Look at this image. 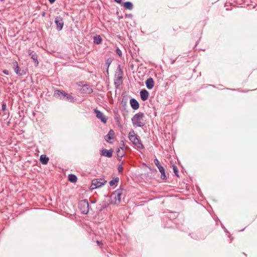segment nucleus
Here are the masks:
<instances>
[{"mask_svg": "<svg viewBox=\"0 0 257 257\" xmlns=\"http://www.w3.org/2000/svg\"><path fill=\"white\" fill-rule=\"evenodd\" d=\"M123 7L128 10H132L133 9V5L130 2H126L123 4Z\"/></svg>", "mask_w": 257, "mask_h": 257, "instance_id": "obj_22", "label": "nucleus"}, {"mask_svg": "<svg viewBox=\"0 0 257 257\" xmlns=\"http://www.w3.org/2000/svg\"><path fill=\"white\" fill-rule=\"evenodd\" d=\"M94 112L96 114V116L97 118L101 120L103 123H106L107 121V118L99 110L95 109Z\"/></svg>", "mask_w": 257, "mask_h": 257, "instance_id": "obj_9", "label": "nucleus"}, {"mask_svg": "<svg viewBox=\"0 0 257 257\" xmlns=\"http://www.w3.org/2000/svg\"><path fill=\"white\" fill-rule=\"evenodd\" d=\"M82 91L86 93H90L92 92V88L88 85H84L82 88Z\"/></svg>", "mask_w": 257, "mask_h": 257, "instance_id": "obj_16", "label": "nucleus"}, {"mask_svg": "<svg viewBox=\"0 0 257 257\" xmlns=\"http://www.w3.org/2000/svg\"><path fill=\"white\" fill-rule=\"evenodd\" d=\"M94 202H94V201H92V203H94Z\"/></svg>", "mask_w": 257, "mask_h": 257, "instance_id": "obj_37", "label": "nucleus"}, {"mask_svg": "<svg viewBox=\"0 0 257 257\" xmlns=\"http://www.w3.org/2000/svg\"><path fill=\"white\" fill-rule=\"evenodd\" d=\"M68 180L72 183H75L77 180L76 175L71 174L68 175Z\"/></svg>", "mask_w": 257, "mask_h": 257, "instance_id": "obj_20", "label": "nucleus"}, {"mask_svg": "<svg viewBox=\"0 0 257 257\" xmlns=\"http://www.w3.org/2000/svg\"><path fill=\"white\" fill-rule=\"evenodd\" d=\"M97 243L98 244V245H100L101 244V242L99 241H97Z\"/></svg>", "mask_w": 257, "mask_h": 257, "instance_id": "obj_34", "label": "nucleus"}, {"mask_svg": "<svg viewBox=\"0 0 257 257\" xmlns=\"http://www.w3.org/2000/svg\"><path fill=\"white\" fill-rule=\"evenodd\" d=\"M145 114L143 112L136 113L132 118L133 124L136 127H143L145 125Z\"/></svg>", "mask_w": 257, "mask_h": 257, "instance_id": "obj_1", "label": "nucleus"}, {"mask_svg": "<svg viewBox=\"0 0 257 257\" xmlns=\"http://www.w3.org/2000/svg\"><path fill=\"white\" fill-rule=\"evenodd\" d=\"M6 109H7V105L5 103H3L2 104V110L4 112V115L6 114L5 111H6Z\"/></svg>", "mask_w": 257, "mask_h": 257, "instance_id": "obj_27", "label": "nucleus"}, {"mask_svg": "<svg viewBox=\"0 0 257 257\" xmlns=\"http://www.w3.org/2000/svg\"><path fill=\"white\" fill-rule=\"evenodd\" d=\"M116 54H117L118 56H121V55H122V53H121V50H120L119 49H118V48H117V49L116 50Z\"/></svg>", "mask_w": 257, "mask_h": 257, "instance_id": "obj_28", "label": "nucleus"}, {"mask_svg": "<svg viewBox=\"0 0 257 257\" xmlns=\"http://www.w3.org/2000/svg\"><path fill=\"white\" fill-rule=\"evenodd\" d=\"M118 170L119 172H120V171H121L122 170V167L121 166H120L118 168Z\"/></svg>", "mask_w": 257, "mask_h": 257, "instance_id": "obj_30", "label": "nucleus"}, {"mask_svg": "<svg viewBox=\"0 0 257 257\" xmlns=\"http://www.w3.org/2000/svg\"><path fill=\"white\" fill-rule=\"evenodd\" d=\"M40 161L42 164L46 165L49 161V158L46 155H42L40 156Z\"/></svg>", "mask_w": 257, "mask_h": 257, "instance_id": "obj_17", "label": "nucleus"}, {"mask_svg": "<svg viewBox=\"0 0 257 257\" xmlns=\"http://www.w3.org/2000/svg\"><path fill=\"white\" fill-rule=\"evenodd\" d=\"M46 16V13L45 12H43L42 13V16L45 17Z\"/></svg>", "mask_w": 257, "mask_h": 257, "instance_id": "obj_32", "label": "nucleus"}, {"mask_svg": "<svg viewBox=\"0 0 257 257\" xmlns=\"http://www.w3.org/2000/svg\"><path fill=\"white\" fill-rule=\"evenodd\" d=\"M49 1L51 4H53L55 2V0H49Z\"/></svg>", "mask_w": 257, "mask_h": 257, "instance_id": "obj_33", "label": "nucleus"}, {"mask_svg": "<svg viewBox=\"0 0 257 257\" xmlns=\"http://www.w3.org/2000/svg\"><path fill=\"white\" fill-rule=\"evenodd\" d=\"M122 191L117 190L115 191L114 195H115L114 197L115 198V203H119L121 201V197L122 195Z\"/></svg>", "mask_w": 257, "mask_h": 257, "instance_id": "obj_10", "label": "nucleus"}, {"mask_svg": "<svg viewBox=\"0 0 257 257\" xmlns=\"http://www.w3.org/2000/svg\"><path fill=\"white\" fill-rule=\"evenodd\" d=\"M78 207L82 213L84 214H87L89 210V203L87 200L84 199L80 201L78 204Z\"/></svg>", "mask_w": 257, "mask_h": 257, "instance_id": "obj_4", "label": "nucleus"}, {"mask_svg": "<svg viewBox=\"0 0 257 257\" xmlns=\"http://www.w3.org/2000/svg\"><path fill=\"white\" fill-rule=\"evenodd\" d=\"M112 62V59L111 58H108L106 61H105V65L106 66V68H107V69H108L110 65V64Z\"/></svg>", "mask_w": 257, "mask_h": 257, "instance_id": "obj_25", "label": "nucleus"}, {"mask_svg": "<svg viewBox=\"0 0 257 257\" xmlns=\"http://www.w3.org/2000/svg\"><path fill=\"white\" fill-rule=\"evenodd\" d=\"M3 72H4V73H5V74H6V75H9V71H8V70H6V69H5V70H3Z\"/></svg>", "mask_w": 257, "mask_h": 257, "instance_id": "obj_29", "label": "nucleus"}, {"mask_svg": "<svg viewBox=\"0 0 257 257\" xmlns=\"http://www.w3.org/2000/svg\"><path fill=\"white\" fill-rule=\"evenodd\" d=\"M119 180L118 178H116L114 180H111L109 182V185L111 186H112L115 184L116 183L118 182Z\"/></svg>", "mask_w": 257, "mask_h": 257, "instance_id": "obj_24", "label": "nucleus"}, {"mask_svg": "<svg viewBox=\"0 0 257 257\" xmlns=\"http://www.w3.org/2000/svg\"><path fill=\"white\" fill-rule=\"evenodd\" d=\"M154 164H155V165L158 168L161 174V179L163 180H166L167 176L165 174V169H164V167L160 165L159 160L157 159H155L154 161Z\"/></svg>", "mask_w": 257, "mask_h": 257, "instance_id": "obj_6", "label": "nucleus"}, {"mask_svg": "<svg viewBox=\"0 0 257 257\" xmlns=\"http://www.w3.org/2000/svg\"><path fill=\"white\" fill-rule=\"evenodd\" d=\"M122 81V76L119 74L116 76V74H115V79L114 81V84L116 85H119L121 83Z\"/></svg>", "mask_w": 257, "mask_h": 257, "instance_id": "obj_21", "label": "nucleus"}, {"mask_svg": "<svg viewBox=\"0 0 257 257\" xmlns=\"http://www.w3.org/2000/svg\"><path fill=\"white\" fill-rule=\"evenodd\" d=\"M55 23L57 26V30L60 31L62 29L64 26V22L62 18L60 17H56L55 19Z\"/></svg>", "mask_w": 257, "mask_h": 257, "instance_id": "obj_7", "label": "nucleus"}, {"mask_svg": "<svg viewBox=\"0 0 257 257\" xmlns=\"http://www.w3.org/2000/svg\"><path fill=\"white\" fill-rule=\"evenodd\" d=\"M129 139L138 149H141L144 148L141 141L138 138L137 135L135 134L134 131L129 133Z\"/></svg>", "mask_w": 257, "mask_h": 257, "instance_id": "obj_3", "label": "nucleus"}, {"mask_svg": "<svg viewBox=\"0 0 257 257\" xmlns=\"http://www.w3.org/2000/svg\"><path fill=\"white\" fill-rule=\"evenodd\" d=\"M94 202H94V201H92V203H94Z\"/></svg>", "mask_w": 257, "mask_h": 257, "instance_id": "obj_36", "label": "nucleus"}, {"mask_svg": "<svg viewBox=\"0 0 257 257\" xmlns=\"http://www.w3.org/2000/svg\"><path fill=\"white\" fill-rule=\"evenodd\" d=\"M173 167L174 173L175 174V175L177 176H179V175H178L179 172H178L177 167L175 165H173Z\"/></svg>", "mask_w": 257, "mask_h": 257, "instance_id": "obj_26", "label": "nucleus"}, {"mask_svg": "<svg viewBox=\"0 0 257 257\" xmlns=\"http://www.w3.org/2000/svg\"><path fill=\"white\" fill-rule=\"evenodd\" d=\"M54 96L59 98L60 99L67 100L70 102H72L73 99V97L64 91L60 90H56L54 92Z\"/></svg>", "mask_w": 257, "mask_h": 257, "instance_id": "obj_2", "label": "nucleus"}, {"mask_svg": "<svg viewBox=\"0 0 257 257\" xmlns=\"http://www.w3.org/2000/svg\"><path fill=\"white\" fill-rule=\"evenodd\" d=\"M106 182V181L103 178L94 179L92 180L90 188L91 190H93L97 188L100 187L104 185Z\"/></svg>", "mask_w": 257, "mask_h": 257, "instance_id": "obj_5", "label": "nucleus"}, {"mask_svg": "<svg viewBox=\"0 0 257 257\" xmlns=\"http://www.w3.org/2000/svg\"><path fill=\"white\" fill-rule=\"evenodd\" d=\"M114 135V132L112 130H110L108 134L105 137V139L107 142L112 139V136Z\"/></svg>", "mask_w": 257, "mask_h": 257, "instance_id": "obj_18", "label": "nucleus"}, {"mask_svg": "<svg viewBox=\"0 0 257 257\" xmlns=\"http://www.w3.org/2000/svg\"><path fill=\"white\" fill-rule=\"evenodd\" d=\"M115 2L118 3V4H120L121 2V0H114Z\"/></svg>", "mask_w": 257, "mask_h": 257, "instance_id": "obj_31", "label": "nucleus"}, {"mask_svg": "<svg viewBox=\"0 0 257 257\" xmlns=\"http://www.w3.org/2000/svg\"><path fill=\"white\" fill-rule=\"evenodd\" d=\"M12 67L14 69L16 73L19 75L22 76L25 74V72L23 70H22L20 69L18 63L17 61H14L12 64Z\"/></svg>", "mask_w": 257, "mask_h": 257, "instance_id": "obj_8", "label": "nucleus"}, {"mask_svg": "<svg viewBox=\"0 0 257 257\" xmlns=\"http://www.w3.org/2000/svg\"><path fill=\"white\" fill-rule=\"evenodd\" d=\"M116 154L118 157L121 158L124 155L123 148L122 147L118 148L116 151Z\"/></svg>", "mask_w": 257, "mask_h": 257, "instance_id": "obj_19", "label": "nucleus"}, {"mask_svg": "<svg viewBox=\"0 0 257 257\" xmlns=\"http://www.w3.org/2000/svg\"><path fill=\"white\" fill-rule=\"evenodd\" d=\"M107 74H108V69H107V68H106V71Z\"/></svg>", "mask_w": 257, "mask_h": 257, "instance_id": "obj_35", "label": "nucleus"}, {"mask_svg": "<svg viewBox=\"0 0 257 257\" xmlns=\"http://www.w3.org/2000/svg\"><path fill=\"white\" fill-rule=\"evenodd\" d=\"M146 85L149 89H151L154 86V82L152 78L147 79L146 81Z\"/></svg>", "mask_w": 257, "mask_h": 257, "instance_id": "obj_15", "label": "nucleus"}, {"mask_svg": "<svg viewBox=\"0 0 257 257\" xmlns=\"http://www.w3.org/2000/svg\"><path fill=\"white\" fill-rule=\"evenodd\" d=\"M113 151L112 150H107L106 149H103L101 152V155L108 158L112 157Z\"/></svg>", "mask_w": 257, "mask_h": 257, "instance_id": "obj_14", "label": "nucleus"}, {"mask_svg": "<svg viewBox=\"0 0 257 257\" xmlns=\"http://www.w3.org/2000/svg\"><path fill=\"white\" fill-rule=\"evenodd\" d=\"M28 53L29 56H31V58L34 60L36 65L37 66L39 63L37 55L35 52L30 50H29Z\"/></svg>", "mask_w": 257, "mask_h": 257, "instance_id": "obj_11", "label": "nucleus"}, {"mask_svg": "<svg viewBox=\"0 0 257 257\" xmlns=\"http://www.w3.org/2000/svg\"><path fill=\"white\" fill-rule=\"evenodd\" d=\"M102 41V39L99 36H95L93 38V42L96 44H99Z\"/></svg>", "mask_w": 257, "mask_h": 257, "instance_id": "obj_23", "label": "nucleus"}, {"mask_svg": "<svg viewBox=\"0 0 257 257\" xmlns=\"http://www.w3.org/2000/svg\"><path fill=\"white\" fill-rule=\"evenodd\" d=\"M130 104L131 107L135 110L138 109L140 106L139 102L135 98H132L130 100Z\"/></svg>", "mask_w": 257, "mask_h": 257, "instance_id": "obj_12", "label": "nucleus"}, {"mask_svg": "<svg viewBox=\"0 0 257 257\" xmlns=\"http://www.w3.org/2000/svg\"><path fill=\"white\" fill-rule=\"evenodd\" d=\"M140 96L142 100H146L149 97V93L146 89H143L140 92Z\"/></svg>", "mask_w": 257, "mask_h": 257, "instance_id": "obj_13", "label": "nucleus"}]
</instances>
